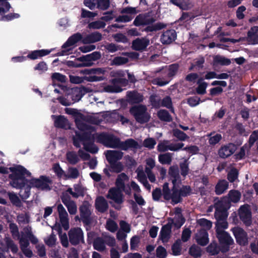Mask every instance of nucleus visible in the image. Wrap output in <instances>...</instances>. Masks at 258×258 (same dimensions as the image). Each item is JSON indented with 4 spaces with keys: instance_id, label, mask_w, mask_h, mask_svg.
<instances>
[{
    "instance_id": "nucleus-22",
    "label": "nucleus",
    "mask_w": 258,
    "mask_h": 258,
    "mask_svg": "<svg viewBox=\"0 0 258 258\" xmlns=\"http://www.w3.org/2000/svg\"><path fill=\"white\" fill-rule=\"evenodd\" d=\"M150 41L147 38H137L132 42V48L137 51H143L149 45Z\"/></svg>"
},
{
    "instance_id": "nucleus-4",
    "label": "nucleus",
    "mask_w": 258,
    "mask_h": 258,
    "mask_svg": "<svg viewBox=\"0 0 258 258\" xmlns=\"http://www.w3.org/2000/svg\"><path fill=\"white\" fill-rule=\"evenodd\" d=\"M101 34L98 32L92 33L85 37H83L80 33L75 34L62 46L61 50L57 53V55L62 56L71 54L75 44L81 39L82 43L87 44L99 41L101 39Z\"/></svg>"
},
{
    "instance_id": "nucleus-13",
    "label": "nucleus",
    "mask_w": 258,
    "mask_h": 258,
    "mask_svg": "<svg viewBox=\"0 0 258 258\" xmlns=\"http://www.w3.org/2000/svg\"><path fill=\"white\" fill-rule=\"evenodd\" d=\"M184 146V144L179 143L177 144H170L169 141L164 140L159 143L157 150L159 152H163L168 150L177 151Z\"/></svg>"
},
{
    "instance_id": "nucleus-5",
    "label": "nucleus",
    "mask_w": 258,
    "mask_h": 258,
    "mask_svg": "<svg viewBox=\"0 0 258 258\" xmlns=\"http://www.w3.org/2000/svg\"><path fill=\"white\" fill-rule=\"evenodd\" d=\"M31 173L21 165H17V190L18 194L22 200L27 199L30 193L31 185L28 178L31 176Z\"/></svg>"
},
{
    "instance_id": "nucleus-63",
    "label": "nucleus",
    "mask_w": 258,
    "mask_h": 258,
    "mask_svg": "<svg viewBox=\"0 0 258 258\" xmlns=\"http://www.w3.org/2000/svg\"><path fill=\"white\" fill-rule=\"evenodd\" d=\"M53 170L57 175L58 176L64 179L66 173L62 170L58 164H55L53 166Z\"/></svg>"
},
{
    "instance_id": "nucleus-2",
    "label": "nucleus",
    "mask_w": 258,
    "mask_h": 258,
    "mask_svg": "<svg viewBox=\"0 0 258 258\" xmlns=\"http://www.w3.org/2000/svg\"><path fill=\"white\" fill-rule=\"evenodd\" d=\"M169 175L172 183V189L170 190L169 183H165L163 186L162 195L165 200H171L172 203L177 204L180 201L181 197L186 196L190 193V188L189 186H184L180 190L178 189L181 184V179L177 166L170 167L169 169Z\"/></svg>"
},
{
    "instance_id": "nucleus-41",
    "label": "nucleus",
    "mask_w": 258,
    "mask_h": 258,
    "mask_svg": "<svg viewBox=\"0 0 258 258\" xmlns=\"http://www.w3.org/2000/svg\"><path fill=\"white\" fill-rule=\"evenodd\" d=\"M52 229L53 230H55L57 231V232L59 233L60 240L61 244L63 246L67 247L69 246V241L68 239L67 235L66 233L62 234L60 232V228L59 226H57L56 225H55L53 226Z\"/></svg>"
},
{
    "instance_id": "nucleus-7",
    "label": "nucleus",
    "mask_w": 258,
    "mask_h": 258,
    "mask_svg": "<svg viewBox=\"0 0 258 258\" xmlns=\"http://www.w3.org/2000/svg\"><path fill=\"white\" fill-rule=\"evenodd\" d=\"M181 209L175 208L172 212V215H174L171 219V223L163 226L160 233L159 237L163 242H166L170 237L171 224H173L176 228H180L184 223V220L181 213Z\"/></svg>"
},
{
    "instance_id": "nucleus-25",
    "label": "nucleus",
    "mask_w": 258,
    "mask_h": 258,
    "mask_svg": "<svg viewBox=\"0 0 258 258\" xmlns=\"http://www.w3.org/2000/svg\"><path fill=\"white\" fill-rule=\"evenodd\" d=\"M100 57V53L95 51L91 54L80 57L78 60H80V61H83L84 63L89 64L88 66H85V67H90L93 64V61L98 59Z\"/></svg>"
},
{
    "instance_id": "nucleus-51",
    "label": "nucleus",
    "mask_w": 258,
    "mask_h": 258,
    "mask_svg": "<svg viewBox=\"0 0 258 258\" xmlns=\"http://www.w3.org/2000/svg\"><path fill=\"white\" fill-rule=\"evenodd\" d=\"M128 62V58L122 56L114 57L111 62V65L120 66Z\"/></svg>"
},
{
    "instance_id": "nucleus-10",
    "label": "nucleus",
    "mask_w": 258,
    "mask_h": 258,
    "mask_svg": "<svg viewBox=\"0 0 258 258\" xmlns=\"http://www.w3.org/2000/svg\"><path fill=\"white\" fill-rule=\"evenodd\" d=\"M130 112L139 123L147 122L150 119V115L147 112V108L145 106L138 105L133 107L130 109Z\"/></svg>"
},
{
    "instance_id": "nucleus-17",
    "label": "nucleus",
    "mask_w": 258,
    "mask_h": 258,
    "mask_svg": "<svg viewBox=\"0 0 258 258\" xmlns=\"http://www.w3.org/2000/svg\"><path fill=\"white\" fill-rule=\"evenodd\" d=\"M57 212L62 226L64 230H67L69 228V215L65 208L61 204L57 206Z\"/></svg>"
},
{
    "instance_id": "nucleus-27",
    "label": "nucleus",
    "mask_w": 258,
    "mask_h": 258,
    "mask_svg": "<svg viewBox=\"0 0 258 258\" xmlns=\"http://www.w3.org/2000/svg\"><path fill=\"white\" fill-rule=\"evenodd\" d=\"M246 40L249 44H255L258 43V27L253 26L247 33Z\"/></svg>"
},
{
    "instance_id": "nucleus-48",
    "label": "nucleus",
    "mask_w": 258,
    "mask_h": 258,
    "mask_svg": "<svg viewBox=\"0 0 258 258\" xmlns=\"http://www.w3.org/2000/svg\"><path fill=\"white\" fill-rule=\"evenodd\" d=\"M67 159L72 164H75L79 161V157L74 152H69L67 154Z\"/></svg>"
},
{
    "instance_id": "nucleus-58",
    "label": "nucleus",
    "mask_w": 258,
    "mask_h": 258,
    "mask_svg": "<svg viewBox=\"0 0 258 258\" xmlns=\"http://www.w3.org/2000/svg\"><path fill=\"white\" fill-rule=\"evenodd\" d=\"M189 253L196 258H199L201 255V248L196 245H192L189 249Z\"/></svg>"
},
{
    "instance_id": "nucleus-38",
    "label": "nucleus",
    "mask_w": 258,
    "mask_h": 258,
    "mask_svg": "<svg viewBox=\"0 0 258 258\" xmlns=\"http://www.w3.org/2000/svg\"><path fill=\"white\" fill-rule=\"evenodd\" d=\"M95 205L96 209L100 212H103L108 208V204L106 200L102 197L97 198L96 200Z\"/></svg>"
},
{
    "instance_id": "nucleus-21",
    "label": "nucleus",
    "mask_w": 258,
    "mask_h": 258,
    "mask_svg": "<svg viewBox=\"0 0 258 258\" xmlns=\"http://www.w3.org/2000/svg\"><path fill=\"white\" fill-rule=\"evenodd\" d=\"M51 117L54 121V124L55 127L64 129L70 128V124L68 120L64 116L52 115Z\"/></svg>"
},
{
    "instance_id": "nucleus-15",
    "label": "nucleus",
    "mask_w": 258,
    "mask_h": 258,
    "mask_svg": "<svg viewBox=\"0 0 258 258\" xmlns=\"http://www.w3.org/2000/svg\"><path fill=\"white\" fill-rule=\"evenodd\" d=\"M217 236L221 245L222 250L226 251L228 246L233 243V240L230 236L225 231L221 232L219 229L217 233Z\"/></svg>"
},
{
    "instance_id": "nucleus-54",
    "label": "nucleus",
    "mask_w": 258,
    "mask_h": 258,
    "mask_svg": "<svg viewBox=\"0 0 258 258\" xmlns=\"http://www.w3.org/2000/svg\"><path fill=\"white\" fill-rule=\"evenodd\" d=\"M198 87L197 89V92L198 94H204L206 93V89L207 87V84L203 81V79H200L198 82Z\"/></svg>"
},
{
    "instance_id": "nucleus-30",
    "label": "nucleus",
    "mask_w": 258,
    "mask_h": 258,
    "mask_svg": "<svg viewBox=\"0 0 258 258\" xmlns=\"http://www.w3.org/2000/svg\"><path fill=\"white\" fill-rule=\"evenodd\" d=\"M176 37V32L174 30H168L162 34L161 41L163 44H169L175 40Z\"/></svg>"
},
{
    "instance_id": "nucleus-52",
    "label": "nucleus",
    "mask_w": 258,
    "mask_h": 258,
    "mask_svg": "<svg viewBox=\"0 0 258 258\" xmlns=\"http://www.w3.org/2000/svg\"><path fill=\"white\" fill-rule=\"evenodd\" d=\"M93 246L95 249L99 251L103 250L105 247L104 241L100 238H97L95 240Z\"/></svg>"
},
{
    "instance_id": "nucleus-1",
    "label": "nucleus",
    "mask_w": 258,
    "mask_h": 258,
    "mask_svg": "<svg viewBox=\"0 0 258 258\" xmlns=\"http://www.w3.org/2000/svg\"><path fill=\"white\" fill-rule=\"evenodd\" d=\"M66 112L75 116L76 124L79 130L75 132V136H73L74 145L79 148L83 144L86 151L93 154L96 153L98 149L91 142V139H95L96 135L94 133V127L87 124L84 116L77 112L76 110L66 108Z\"/></svg>"
},
{
    "instance_id": "nucleus-14",
    "label": "nucleus",
    "mask_w": 258,
    "mask_h": 258,
    "mask_svg": "<svg viewBox=\"0 0 258 258\" xmlns=\"http://www.w3.org/2000/svg\"><path fill=\"white\" fill-rule=\"evenodd\" d=\"M70 242L73 245H77L81 242H84V234L80 228L71 229L69 232Z\"/></svg>"
},
{
    "instance_id": "nucleus-19",
    "label": "nucleus",
    "mask_w": 258,
    "mask_h": 258,
    "mask_svg": "<svg viewBox=\"0 0 258 258\" xmlns=\"http://www.w3.org/2000/svg\"><path fill=\"white\" fill-rule=\"evenodd\" d=\"M0 173L9 174L10 184L14 187L16 186V168L15 167L9 168L0 167Z\"/></svg>"
},
{
    "instance_id": "nucleus-61",
    "label": "nucleus",
    "mask_w": 258,
    "mask_h": 258,
    "mask_svg": "<svg viewBox=\"0 0 258 258\" xmlns=\"http://www.w3.org/2000/svg\"><path fill=\"white\" fill-rule=\"evenodd\" d=\"M181 242L180 240H178L172 247L173 254L175 255H179L181 254Z\"/></svg>"
},
{
    "instance_id": "nucleus-59",
    "label": "nucleus",
    "mask_w": 258,
    "mask_h": 258,
    "mask_svg": "<svg viewBox=\"0 0 258 258\" xmlns=\"http://www.w3.org/2000/svg\"><path fill=\"white\" fill-rule=\"evenodd\" d=\"M159 118L162 120L169 121L171 118L168 112L165 110H161L158 112Z\"/></svg>"
},
{
    "instance_id": "nucleus-6",
    "label": "nucleus",
    "mask_w": 258,
    "mask_h": 258,
    "mask_svg": "<svg viewBox=\"0 0 258 258\" xmlns=\"http://www.w3.org/2000/svg\"><path fill=\"white\" fill-rule=\"evenodd\" d=\"M111 74H113V76L118 77V78L113 79L111 81V85H107L104 88V90L107 92L117 93L121 92L122 89L119 85L121 86H125L127 84V81L122 78V77L125 76V74L127 75L130 82H134L135 80L134 76L126 71L118 70L111 72Z\"/></svg>"
},
{
    "instance_id": "nucleus-31",
    "label": "nucleus",
    "mask_w": 258,
    "mask_h": 258,
    "mask_svg": "<svg viewBox=\"0 0 258 258\" xmlns=\"http://www.w3.org/2000/svg\"><path fill=\"white\" fill-rule=\"evenodd\" d=\"M67 194L69 192L74 198H78L80 196H83L84 195V188L79 184H75L73 188H69L66 192Z\"/></svg>"
},
{
    "instance_id": "nucleus-23",
    "label": "nucleus",
    "mask_w": 258,
    "mask_h": 258,
    "mask_svg": "<svg viewBox=\"0 0 258 258\" xmlns=\"http://www.w3.org/2000/svg\"><path fill=\"white\" fill-rule=\"evenodd\" d=\"M239 216L241 219L248 225L251 221V213L248 205H244L240 207L239 211Z\"/></svg>"
},
{
    "instance_id": "nucleus-57",
    "label": "nucleus",
    "mask_w": 258,
    "mask_h": 258,
    "mask_svg": "<svg viewBox=\"0 0 258 258\" xmlns=\"http://www.w3.org/2000/svg\"><path fill=\"white\" fill-rule=\"evenodd\" d=\"M148 19H145L144 17L142 16H139L136 18L134 21V24L135 26H139L143 25L149 24L150 22H148Z\"/></svg>"
},
{
    "instance_id": "nucleus-50",
    "label": "nucleus",
    "mask_w": 258,
    "mask_h": 258,
    "mask_svg": "<svg viewBox=\"0 0 258 258\" xmlns=\"http://www.w3.org/2000/svg\"><path fill=\"white\" fill-rule=\"evenodd\" d=\"M78 58L75 59L74 61L68 60L67 61L66 64L69 67H72L75 68L83 67L85 66H88L89 64L84 63L83 61H80V60H78Z\"/></svg>"
},
{
    "instance_id": "nucleus-62",
    "label": "nucleus",
    "mask_w": 258,
    "mask_h": 258,
    "mask_svg": "<svg viewBox=\"0 0 258 258\" xmlns=\"http://www.w3.org/2000/svg\"><path fill=\"white\" fill-rule=\"evenodd\" d=\"M105 26V23L101 21H98L90 23L88 27L90 29H98L101 28H104Z\"/></svg>"
},
{
    "instance_id": "nucleus-39",
    "label": "nucleus",
    "mask_w": 258,
    "mask_h": 258,
    "mask_svg": "<svg viewBox=\"0 0 258 258\" xmlns=\"http://www.w3.org/2000/svg\"><path fill=\"white\" fill-rule=\"evenodd\" d=\"M91 205L87 202L83 203L79 210L82 218H88L91 214Z\"/></svg>"
},
{
    "instance_id": "nucleus-18",
    "label": "nucleus",
    "mask_w": 258,
    "mask_h": 258,
    "mask_svg": "<svg viewBox=\"0 0 258 258\" xmlns=\"http://www.w3.org/2000/svg\"><path fill=\"white\" fill-rule=\"evenodd\" d=\"M232 231L236 239L237 242L241 245H244L248 242L246 233L243 229L239 227L233 228Z\"/></svg>"
},
{
    "instance_id": "nucleus-47",
    "label": "nucleus",
    "mask_w": 258,
    "mask_h": 258,
    "mask_svg": "<svg viewBox=\"0 0 258 258\" xmlns=\"http://www.w3.org/2000/svg\"><path fill=\"white\" fill-rule=\"evenodd\" d=\"M58 99L59 102L63 106H69L73 104V101L70 97V94L68 91L65 96L59 97Z\"/></svg>"
},
{
    "instance_id": "nucleus-56",
    "label": "nucleus",
    "mask_w": 258,
    "mask_h": 258,
    "mask_svg": "<svg viewBox=\"0 0 258 258\" xmlns=\"http://www.w3.org/2000/svg\"><path fill=\"white\" fill-rule=\"evenodd\" d=\"M138 178L140 181L142 182L144 186L148 190H150L151 186L146 180L144 173L141 171L138 172Z\"/></svg>"
},
{
    "instance_id": "nucleus-35",
    "label": "nucleus",
    "mask_w": 258,
    "mask_h": 258,
    "mask_svg": "<svg viewBox=\"0 0 258 258\" xmlns=\"http://www.w3.org/2000/svg\"><path fill=\"white\" fill-rule=\"evenodd\" d=\"M20 243L21 249L24 254L27 257H31L32 255V252L31 250L27 248V246L29 244V242L28 239L26 237V235L25 233L24 234V237L21 238L20 240Z\"/></svg>"
},
{
    "instance_id": "nucleus-36",
    "label": "nucleus",
    "mask_w": 258,
    "mask_h": 258,
    "mask_svg": "<svg viewBox=\"0 0 258 258\" xmlns=\"http://www.w3.org/2000/svg\"><path fill=\"white\" fill-rule=\"evenodd\" d=\"M73 103L79 101L83 96L82 90L79 88H71L68 90Z\"/></svg>"
},
{
    "instance_id": "nucleus-60",
    "label": "nucleus",
    "mask_w": 258,
    "mask_h": 258,
    "mask_svg": "<svg viewBox=\"0 0 258 258\" xmlns=\"http://www.w3.org/2000/svg\"><path fill=\"white\" fill-rule=\"evenodd\" d=\"M47 66L44 61L40 62L34 68L35 71H38L40 74H42L47 70Z\"/></svg>"
},
{
    "instance_id": "nucleus-11",
    "label": "nucleus",
    "mask_w": 258,
    "mask_h": 258,
    "mask_svg": "<svg viewBox=\"0 0 258 258\" xmlns=\"http://www.w3.org/2000/svg\"><path fill=\"white\" fill-rule=\"evenodd\" d=\"M123 190L116 187H112L108 191L107 198L111 200V203H114L116 205L114 206L117 209L120 208V205L123 202Z\"/></svg>"
},
{
    "instance_id": "nucleus-43",
    "label": "nucleus",
    "mask_w": 258,
    "mask_h": 258,
    "mask_svg": "<svg viewBox=\"0 0 258 258\" xmlns=\"http://www.w3.org/2000/svg\"><path fill=\"white\" fill-rule=\"evenodd\" d=\"M229 200L233 203L238 202L241 198V194L236 190H231L228 195Z\"/></svg>"
},
{
    "instance_id": "nucleus-34",
    "label": "nucleus",
    "mask_w": 258,
    "mask_h": 258,
    "mask_svg": "<svg viewBox=\"0 0 258 258\" xmlns=\"http://www.w3.org/2000/svg\"><path fill=\"white\" fill-rule=\"evenodd\" d=\"M53 49H40L32 51L28 55V57L31 59H38L41 57H43L49 54Z\"/></svg>"
},
{
    "instance_id": "nucleus-32",
    "label": "nucleus",
    "mask_w": 258,
    "mask_h": 258,
    "mask_svg": "<svg viewBox=\"0 0 258 258\" xmlns=\"http://www.w3.org/2000/svg\"><path fill=\"white\" fill-rule=\"evenodd\" d=\"M196 240L199 244L206 245L209 242L207 232L206 230H200L196 235Z\"/></svg>"
},
{
    "instance_id": "nucleus-40",
    "label": "nucleus",
    "mask_w": 258,
    "mask_h": 258,
    "mask_svg": "<svg viewBox=\"0 0 258 258\" xmlns=\"http://www.w3.org/2000/svg\"><path fill=\"white\" fill-rule=\"evenodd\" d=\"M228 187V183L225 180H220L215 187V191L217 195L223 194Z\"/></svg>"
},
{
    "instance_id": "nucleus-37",
    "label": "nucleus",
    "mask_w": 258,
    "mask_h": 258,
    "mask_svg": "<svg viewBox=\"0 0 258 258\" xmlns=\"http://www.w3.org/2000/svg\"><path fill=\"white\" fill-rule=\"evenodd\" d=\"M127 97L129 102L132 103H139L143 100L142 95L136 92H127Z\"/></svg>"
},
{
    "instance_id": "nucleus-29",
    "label": "nucleus",
    "mask_w": 258,
    "mask_h": 258,
    "mask_svg": "<svg viewBox=\"0 0 258 258\" xmlns=\"http://www.w3.org/2000/svg\"><path fill=\"white\" fill-rule=\"evenodd\" d=\"M154 21V19H153V18L149 19L148 22H150V23L149 24H147L148 26L145 29V31H157L164 28L166 26V24L160 22L153 24Z\"/></svg>"
},
{
    "instance_id": "nucleus-42",
    "label": "nucleus",
    "mask_w": 258,
    "mask_h": 258,
    "mask_svg": "<svg viewBox=\"0 0 258 258\" xmlns=\"http://www.w3.org/2000/svg\"><path fill=\"white\" fill-rule=\"evenodd\" d=\"M198 224L201 226L202 229L201 230H207L210 229L212 227V222L206 219H200L197 221Z\"/></svg>"
},
{
    "instance_id": "nucleus-53",
    "label": "nucleus",
    "mask_w": 258,
    "mask_h": 258,
    "mask_svg": "<svg viewBox=\"0 0 258 258\" xmlns=\"http://www.w3.org/2000/svg\"><path fill=\"white\" fill-rule=\"evenodd\" d=\"M7 219L8 222L9 223V227L11 232L12 233V235L15 237L16 235V226L14 223L15 218H12L11 216L8 215L7 216Z\"/></svg>"
},
{
    "instance_id": "nucleus-3",
    "label": "nucleus",
    "mask_w": 258,
    "mask_h": 258,
    "mask_svg": "<svg viewBox=\"0 0 258 258\" xmlns=\"http://www.w3.org/2000/svg\"><path fill=\"white\" fill-rule=\"evenodd\" d=\"M95 138L97 141L103 144L105 146L119 148L123 150L128 149L136 150L140 147L138 143L133 139H128L124 142H121L120 140L112 135L106 134H96Z\"/></svg>"
},
{
    "instance_id": "nucleus-64",
    "label": "nucleus",
    "mask_w": 258,
    "mask_h": 258,
    "mask_svg": "<svg viewBox=\"0 0 258 258\" xmlns=\"http://www.w3.org/2000/svg\"><path fill=\"white\" fill-rule=\"evenodd\" d=\"M106 227L108 230L112 232L115 231L117 229V224L111 220H107Z\"/></svg>"
},
{
    "instance_id": "nucleus-12",
    "label": "nucleus",
    "mask_w": 258,
    "mask_h": 258,
    "mask_svg": "<svg viewBox=\"0 0 258 258\" xmlns=\"http://www.w3.org/2000/svg\"><path fill=\"white\" fill-rule=\"evenodd\" d=\"M11 7L8 0H0V15L2 16L1 20L4 21H11L15 17L14 13L6 15V13L10 11Z\"/></svg>"
},
{
    "instance_id": "nucleus-33",
    "label": "nucleus",
    "mask_w": 258,
    "mask_h": 258,
    "mask_svg": "<svg viewBox=\"0 0 258 258\" xmlns=\"http://www.w3.org/2000/svg\"><path fill=\"white\" fill-rule=\"evenodd\" d=\"M151 103L152 105L155 107H159L161 106H163L168 108H170L171 111L173 112V109L172 107L171 100L169 97H166L164 98L161 102L160 101L156 102L155 100L152 99Z\"/></svg>"
},
{
    "instance_id": "nucleus-49",
    "label": "nucleus",
    "mask_w": 258,
    "mask_h": 258,
    "mask_svg": "<svg viewBox=\"0 0 258 258\" xmlns=\"http://www.w3.org/2000/svg\"><path fill=\"white\" fill-rule=\"evenodd\" d=\"M214 63L220 64L221 65H228L230 63V60L220 55H216L214 57Z\"/></svg>"
},
{
    "instance_id": "nucleus-44",
    "label": "nucleus",
    "mask_w": 258,
    "mask_h": 258,
    "mask_svg": "<svg viewBox=\"0 0 258 258\" xmlns=\"http://www.w3.org/2000/svg\"><path fill=\"white\" fill-rule=\"evenodd\" d=\"M158 159L160 163L162 164H169L172 161V155L169 153L160 154L159 156Z\"/></svg>"
},
{
    "instance_id": "nucleus-9",
    "label": "nucleus",
    "mask_w": 258,
    "mask_h": 258,
    "mask_svg": "<svg viewBox=\"0 0 258 258\" xmlns=\"http://www.w3.org/2000/svg\"><path fill=\"white\" fill-rule=\"evenodd\" d=\"M221 204H217L216 210L215 213V216L217 219V222L216 224V233L218 232V229L221 232L225 231L224 230L228 228V224L226 221V218L227 217V214L226 212V208H224L221 210L219 205Z\"/></svg>"
},
{
    "instance_id": "nucleus-46",
    "label": "nucleus",
    "mask_w": 258,
    "mask_h": 258,
    "mask_svg": "<svg viewBox=\"0 0 258 258\" xmlns=\"http://www.w3.org/2000/svg\"><path fill=\"white\" fill-rule=\"evenodd\" d=\"M79 176V172L76 168H69L67 174H65L64 179L77 178Z\"/></svg>"
},
{
    "instance_id": "nucleus-28",
    "label": "nucleus",
    "mask_w": 258,
    "mask_h": 258,
    "mask_svg": "<svg viewBox=\"0 0 258 258\" xmlns=\"http://www.w3.org/2000/svg\"><path fill=\"white\" fill-rule=\"evenodd\" d=\"M236 146L233 144L222 147L219 151V156L222 158H226L232 155L236 150Z\"/></svg>"
},
{
    "instance_id": "nucleus-24",
    "label": "nucleus",
    "mask_w": 258,
    "mask_h": 258,
    "mask_svg": "<svg viewBox=\"0 0 258 258\" xmlns=\"http://www.w3.org/2000/svg\"><path fill=\"white\" fill-rule=\"evenodd\" d=\"M91 72L92 73V74L89 77L88 80L92 82L99 81L103 80L104 77L102 76L98 75H104L106 72V69L101 68L91 69Z\"/></svg>"
},
{
    "instance_id": "nucleus-8",
    "label": "nucleus",
    "mask_w": 258,
    "mask_h": 258,
    "mask_svg": "<svg viewBox=\"0 0 258 258\" xmlns=\"http://www.w3.org/2000/svg\"><path fill=\"white\" fill-rule=\"evenodd\" d=\"M32 187L40 190L48 191L51 189L52 182L49 177L42 175L39 178H33L29 180Z\"/></svg>"
},
{
    "instance_id": "nucleus-45",
    "label": "nucleus",
    "mask_w": 258,
    "mask_h": 258,
    "mask_svg": "<svg viewBox=\"0 0 258 258\" xmlns=\"http://www.w3.org/2000/svg\"><path fill=\"white\" fill-rule=\"evenodd\" d=\"M52 80L53 81V85H58L57 83H63L65 82L66 81V77L65 76L62 75V74L58 73H53L51 76Z\"/></svg>"
},
{
    "instance_id": "nucleus-16",
    "label": "nucleus",
    "mask_w": 258,
    "mask_h": 258,
    "mask_svg": "<svg viewBox=\"0 0 258 258\" xmlns=\"http://www.w3.org/2000/svg\"><path fill=\"white\" fill-rule=\"evenodd\" d=\"M61 199L70 215H75L77 213L78 208L76 203L71 199L66 192L62 194Z\"/></svg>"
},
{
    "instance_id": "nucleus-20",
    "label": "nucleus",
    "mask_w": 258,
    "mask_h": 258,
    "mask_svg": "<svg viewBox=\"0 0 258 258\" xmlns=\"http://www.w3.org/2000/svg\"><path fill=\"white\" fill-rule=\"evenodd\" d=\"M128 180V176L124 173L119 174L115 182V187L117 188L124 190L127 195H131V191L125 187V182Z\"/></svg>"
},
{
    "instance_id": "nucleus-55",
    "label": "nucleus",
    "mask_w": 258,
    "mask_h": 258,
    "mask_svg": "<svg viewBox=\"0 0 258 258\" xmlns=\"http://www.w3.org/2000/svg\"><path fill=\"white\" fill-rule=\"evenodd\" d=\"M173 134L175 137L181 141H185L189 138L188 136L179 130H174Z\"/></svg>"
},
{
    "instance_id": "nucleus-26",
    "label": "nucleus",
    "mask_w": 258,
    "mask_h": 258,
    "mask_svg": "<svg viewBox=\"0 0 258 258\" xmlns=\"http://www.w3.org/2000/svg\"><path fill=\"white\" fill-rule=\"evenodd\" d=\"M123 153L118 151H107L106 153V157L107 161L113 164L122 158Z\"/></svg>"
}]
</instances>
